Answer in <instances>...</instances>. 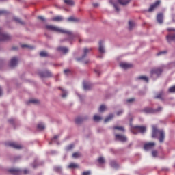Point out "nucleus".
Listing matches in <instances>:
<instances>
[{
	"label": "nucleus",
	"instance_id": "20",
	"mask_svg": "<svg viewBox=\"0 0 175 175\" xmlns=\"http://www.w3.org/2000/svg\"><path fill=\"white\" fill-rule=\"evenodd\" d=\"M143 111L146 113H154L155 112V110L150 107H146L144 109Z\"/></svg>",
	"mask_w": 175,
	"mask_h": 175
},
{
	"label": "nucleus",
	"instance_id": "15",
	"mask_svg": "<svg viewBox=\"0 0 175 175\" xmlns=\"http://www.w3.org/2000/svg\"><path fill=\"white\" fill-rule=\"evenodd\" d=\"M136 81H145L146 83H148L149 78L147 76L141 75L136 78Z\"/></svg>",
	"mask_w": 175,
	"mask_h": 175
},
{
	"label": "nucleus",
	"instance_id": "12",
	"mask_svg": "<svg viewBox=\"0 0 175 175\" xmlns=\"http://www.w3.org/2000/svg\"><path fill=\"white\" fill-rule=\"evenodd\" d=\"M18 59L16 57H12L10 62V67L14 68L18 64Z\"/></svg>",
	"mask_w": 175,
	"mask_h": 175
},
{
	"label": "nucleus",
	"instance_id": "34",
	"mask_svg": "<svg viewBox=\"0 0 175 175\" xmlns=\"http://www.w3.org/2000/svg\"><path fill=\"white\" fill-rule=\"evenodd\" d=\"M135 27V23L131 21H129V30H132Z\"/></svg>",
	"mask_w": 175,
	"mask_h": 175
},
{
	"label": "nucleus",
	"instance_id": "28",
	"mask_svg": "<svg viewBox=\"0 0 175 175\" xmlns=\"http://www.w3.org/2000/svg\"><path fill=\"white\" fill-rule=\"evenodd\" d=\"M113 114H109L105 119V123H107L108 122L111 121L113 118Z\"/></svg>",
	"mask_w": 175,
	"mask_h": 175
},
{
	"label": "nucleus",
	"instance_id": "25",
	"mask_svg": "<svg viewBox=\"0 0 175 175\" xmlns=\"http://www.w3.org/2000/svg\"><path fill=\"white\" fill-rule=\"evenodd\" d=\"M27 103L28 105H29V103H33V104L37 105V104H39V103H40V100H38V99H36V98H31V99L29 100V101H28Z\"/></svg>",
	"mask_w": 175,
	"mask_h": 175
},
{
	"label": "nucleus",
	"instance_id": "51",
	"mask_svg": "<svg viewBox=\"0 0 175 175\" xmlns=\"http://www.w3.org/2000/svg\"><path fill=\"white\" fill-rule=\"evenodd\" d=\"M76 21L77 20L75 17L71 16V17L68 18V21Z\"/></svg>",
	"mask_w": 175,
	"mask_h": 175
},
{
	"label": "nucleus",
	"instance_id": "29",
	"mask_svg": "<svg viewBox=\"0 0 175 175\" xmlns=\"http://www.w3.org/2000/svg\"><path fill=\"white\" fill-rule=\"evenodd\" d=\"M92 88V85L88 83H83V89L85 90H90Z\"/></svg>",
	"mask_w": 175,
	"mask_h": 175
},
{
	"label": "nucleus",
	"instance_id": "8",
	"mask_svg": "<svg viewBox=\"0 0 175 175\" xmlns=\"http://www.w3.org/2000/svg\"><path fill=\"white\" fill-rule=\"evenodd\" d=\"M120 66L122 68L126 70V69L133 68V65L132 64L127 63V62H120Z\"/></svg>",
	"mask_w": 175,
	"mask_h": 175
},
{
	"label": "nucleus",
	"instance_id": "14",
	"mask_svg": "<svg viewBox=\"0 0 175 175\" xmlns=\"http://www.w3.org/2000/svg\"><path fill=\"white\" fill-rule=\"evenodd\" d=\"M39 75L41 78L51 77H52V73L50 71H45L44 72H40Z\"/></svg>",
	"mask_w": 175,
	"mask_h": 175
},
{
	"label": "nucleus",
	"instance_id": "3",
	"mask_svg": "<svg viewBox=\"0 0 175 175\" xmlns=\"http://www.w3.org/2000/svg\"><path fill=\"white\" fill-rule=\"evenodd\" d=\"M163 72V68L161 67L159 68H154L150 71V75L152 77H154V75H156L157 77H159Z\"/></svg>",
	"mask_w": 175,
	"mask_h": 175
},
{
	"label": "nucleus",
	"instance_id": "38",
	"mask_svg": "<svg viewBox=\"0 0 175 175\" xmlns=\"http://www.w3.org/2000/svg\"><path fill=\"white\" fill-rule=\"evenodd\" d=\"M74 147H75V145L73 144H71L68 145V146H66V149L67 151H69V150L73 149Z\"/></svg>",
	"mask_w": 175,
	"mask_h": 175
},
{
	"label": "nucleus",
	"instance_id": "23",
	"mask_svg": "<svg viewBox=\"0 0 175 175\" xmlns=\"http://www.w3.org/2000/svg\"><path fill=\"white\" fill-rule=\"evenodd\" d=\"M64 2L66 5L69 6H74L75 2L73 0H64Z\"/></svg>",
	"mask_w": 175,
	"mask_h": 175
},
{
	"label": "nucleus",
	"instance_id": "56",
	"mask_svg": "<svg viewBox=\"0 0 175 175\" xmlns=\"http://www.w3.org/2000/svg\"><path fill=\"white\" fill-rule=\"evenodd\" d=\"M122 113H123V111H122V110L118 111L117 112V115H118V116H120V115L122 114Z\"/></svg>",
	"mask_w": 175,
	"mask_h": 175
},
{
	"label": "nucleus",
	"instance_id": "16",
	"mask_svg": "<svg viewBox=\"0 0 175 175\" xmlns=\"http://www.w3.org/2000/svg\"><path fill=\"white\" fill-rule=\"evenodd\" d=\"M157 20L159 24H162L163 23V14L162 13L158 14L157 16Z\"/></svg>",
	"mask_w": 175,
	"mask_h": 175
},
{
	"label": "nucleus",
	"instance_id": "60",
	"mask_svg": "<svg viewBox=\"0 0 175 175\" xmlns=\"http://www.w3.org/2000/svg\"><path fill=\"white\" fill-rule=\"evenodd\" d=\"M23 173H24V174H28V173H29L28 170H23Z\"/></svg>",
	"mask_w": 175,
	"mask_h": 175
},
{
	"label": "nucleus",
	"instance_id": "26",
	"mask_svg": "<svg viewBox=\"0 0 175 175\" xmlns=\"http://www.w3.org/2000/svg\"><path fill=\"white\" fill-rule=\"evenodd\" d=\"M84 120H85V118H82V117H77L75 119V123L77 124H81V122H83Z\"/></svg>",
	"mask_w": 175,
	"mask_h": 175
},
{
	"label": "nucleus",
	"instance_id": "42",
	"mask_svg": "<svg viewBox=\"0 0 175 175\" xmlns=\"http://www.w3.org/2000/svg\"><path fill=\"white\" fill-rule=\"evenodd\" d=\"M81 157V154L79 152H74L72 154V157L73 158H79Z\"/></svg>",
	"mask_w": 175,
	"mask_h": 175
},
{
	"label": "nucleus",
	"instance_id": "53",
	"mask_svg": "<svg viewBox=\"0 0 175 175\" xmlns=\"http://www.w3.org/2000/svg\"><path fill=\"white\" fill-rule=\"evenodd\" d=\"M70 70L69 69H65V70H64V73L66 75H68V73H70Z\"/></svg>",
	"mask_w": 175,
	"mask_h": 175
},
{
	"label": "nucleus",
	"instance_id": "49",
	"mask_svg": "<svg viewBox=\"0 0 175 175\" xmlns=\"http://www.w3.org/2000/svg\"><path fill=\"white\" fill-rule=\"evenodd\" d=\"M166 53H167V51H160V52H159V53L157 54V56H160V55H163V54H166Z\"/></svg>",
	"mask_w": 175,
	"mask_h": 175
},
{
	"label": "nucleus",
	"instance_id": "45",
	"mask_svg": "<svg viewBox=\"0 0 175 175\" xmlns=\"http://www.w3.org/2000/svg\"><path fill=\"white\" fill-rule=\"evenodd\" d=\"M54 170L57 172H60L62 171L61 167H54Z\"/></svg>",
	"mask_w": 175,
	"mask_h": 175
},
{
	"label": "nucleus",
	"instance_id": "54",
	"mask_svg": "<svg viewBox=\"0 0 175 175\" xmlns=\"http://www.w3.org/2000/svg\"><path fill=\"white\" fill-rule=\"evenodd\" d=\"M38 19L42 21H45V18L43 16H38Z\"/></svg>",
	"mask_w": 175,
	"mask_h": 175
},
{
	"label": "nucleus",
	"instance_id": "7",
	"mask_svg": "<svg viewBox=\"0 0 175 175\" xmlns=\"http://www.w3.org/2000/svg\"><path fill=\"white\" fill-rule=\"evenodd\" d=\"M155 145H156L155 142H148L144 144V148L146 150H149L152 149L155 146Z\"/></svg>",
	"mask_w": 175,
	"mask_h": 175
},
{
	"label": "nucleus",
	"instance_id": "62",
	"mask_svg": "<svg viewBox=\"0 0 175 175\" xmlns=\"http://www.w3.org/2000/svg\"><path fill=\"white\" fill-rule=\"evenodd\" d=\"M89 62H90V61H89V60H86V61L83 62V64H88Z\"/></svg>",
	"mask_w": 175,
	"mask_h": 175
},
{
	"label": "nucleus",
	"instance_id": "4",
	"mask_svg": "<svg viewBox=\"0 0 175 175\" xmlns=\"http://www.w3.org/2000/svg\"><path fill=\"white\" fill-rule=\"evenodd\" d=\"M11 39L10 35L5 33L2 31L1 28H0V42L1 41H8Z\"/></svg>",
	"mask_w": 175,
	"mask_h": 175
},
{
	"label": "nucleus",
	"instance_id": "22",
	"mask_svg": "<svg viewBox=\"0 0 175 175\" xmlns=\"http://www.w3.org/2000/svg\"><path fill=\"white\" fill-rule=\"evenodd\" d=\"M166 39L168 42L175 41V35L169 34L166 36Z\"/></svg>",
	"mask_w": 175,
	"mask_h": 175
},
{
	"label": "nucleus",
	"instance_id": "5",
	"mask_svg": "<svg viewBox=\"0 0 175 175\" xmlns=\"http://www.w3.org/2000/svg\"><path fill=\"white\" fill-rule=\"evenodd\" d=\"M160 5H161V1L160 0L157 1L154 3L152 4L150 6L148 9V12H154Z\"/></svg>",
	"mask_w": 175,
	"mask_h": 175
},
{
	"label": "nucleus",
	"instance_id": "19",
	"mask_svg": "<svg viewBox=\"0 0 175 175\" xmlns=\"http://www.w3.org/2000/svg\"><path fill=\"white\" fill-rule=\"evenodd\" d=\"M64 21V18L62 16H57L51 18V21L61 22Z\"/></svg>",
	"mask_w": 175,
	"mask_h": 175
},
{
	"label": "nucleus",
	"instance_id": "13",
	"mask_svg": "<svg viewBox=\"0 0 175 175\" xmlns=\"http://www.w3.org/2000/svg\"><path fill=\"white\" fill-rule=\"evenodd\" d=\"M135 129L141 133H144L146 131V126H135Z\"/></svg>",
	"mask_w": 175,
	"mask_h": 175
},
{
	"label": "nucleus",
	"instance_id": "44",
	"mask_svg": "<svg viewBox=\"0 0 175 175\" xmlns=\"http://www.w3.org/2000/svg\"><path fill=\"white\" fill-rule=\"evenodd\" d=\"M152 155L153 157H157L158 156V151L157 150H152Z\"/></svg>",
	"mask_w": 175,
	"mask_h": 175
},
{
	"label": "nucleus",
	"instance_id": "24",
	"mask_svg": "<svg viewBox=\"0 0 175 175\" xmlns=\"http://www.w3.org/2000/svg\"><path fill=\"white\" fill-rule=\"evenodd\" d=\"M131 2V0H118V3L121 5H126Z\"/></svg>",
	"mask_w": 175,
	"mask_h": 175
},
{
	"label": "nucleus",
	"instance_id": "36",
	"mask_svg": "<svg viewBox=\"0 0 175 175\" xmlns=\"http://www.w3.org/2000/svg\"><path fill=\"white\" fill-rule=\"evenodd\" d=\"M37 128H38V130L42 131L45 129V126L43 124H38V126H37Z\"/></svg>",
	"mask_w": 175,
	"mask_h": 175
},
{
	"label": "nucleus",
	"instance_id": "43",
	"mask_svg": "<svg viewBox=\"0 0 175 175\" xmlns=\"http://www.w3.org/2000/svg\"><path fill=\"white\" fill-rule=\"evenodd\" d=\"M113 7H114L116 11L117 12H120V8H119L118 5L116 4V3H113Z\"/></svg>",
	"mask_w": 175,
	"mask_h": 175
},
{
	"label": "nucleus",
	"instance_id": "30",
	"mask_svg": "<svg viewBox=\"0 0 175 175\" xmlns=\"http://www.w3.org/2000/svg\"><path fill=\"white\" fill-rule=\"evenodd\" d=\"M14 21L16 23H18L20 25H25V22L21 21L20 18H17V17H14Z\"/></svg>",
	"mask_w": 175,
	"mask_h": 175
},
{
	"label": "nucleus",
	"instance_id": "21",
	"mask_svg": "<svg viewBox=\"0 0 175 175\" xmlns=\"http://www.w3.org/2000/svg\"><path fill=\"white\" fill-rule=\"evenodd\" d=\"M8 172L12 174H18L21 172L20 170H17L16 168H10V170H8Z\"/></svg>",
	"mask_w": 175,
	"mask_h": 175
},
{
	"label": "nucleus",
	"instance_id": "35",
	"mask_svg": "<svg viewBox=\"0 0 175 175\" xmlns=\"http://www.w3.org/2000/svg\"><path fill=\"white\" fill-rule=\"evenodd\" d=\"M113 129L114 130L121 131L122 132L125 131V129H124V128L123 126H113Z\"/></svg>",
	"mask_w": 175,
	"mask_h": 175
},
{
	"label": "nucleus",
	"instance_id": "46",
	"mask_svg": "<svg viewBox=\"0 0 175 175\" xmlns=\"http://www.w3.org/2000/svg\"><path fill=\"white\" fill-rule=\"evenodd\" d=\"M8 12L6 10H0V16L6 15Z\"/></svg>",
	"mask_w": 175,
	"mask_h": 175
},
{
	"label": "nucleus",
	"instance_id": "64",
	"mask_svg": "<svg viewBox=\"0 0 175 175\" xmlns=\"http://www.w3.org/2000/svg\"><path fill=\"white\" fill-rule=\"evenodd\" d=\"M12 49H13V50H16V49H17V47H13Z\"/></svg>",
	"mask_w": 175,
	"mask_h": 175
},
{
	"label": "nucleus",
	"instance_id": "37",
	"mask_svg": "<svg viewBox=\"0 0 175 175\" xmlns=\"http://www.w3.org/2000/svg\"><path fill=\"white\" fill-rule=\"evenodd\" d=\"M106 110V106L105 105H101L99 108V112H103Z\"/></svg>",
	"mask_w": 175,
	"mask_h": 175
},
{
	"label": "nucleus",
	"instance_id": "61",
	"mask_svg": "<svg viewBox=\"0 0 175 175\" xmlns=\"http://www.w3.org/2000/svg\"><path fill=\"white\" fill-rule=\"evenodd\" d=\"M8 122H9L10 123H13L14 120H13V119H10V120H8Z\"/></svg>",
	"mask_w": 175,
	"mask_h": 175
},
{
	"label": "nucleus",
	"instance_id": "57",
	"mask_svg": "<svg viewBox=\"0 0 175 175\" xmlns=\"http://www.w3.org/2000/svg\"><path fill=\"white\" fill-rule=\"evenodd\" d=\"M163 109L162 107H159L156 111H161Z\"/></svg>",
	"mask_w": 175,
	"mask_h": 175
},
{
	"label": "nucleus",
	"instance_id": "55",
	"mask_svg": "<svg viewBox=\"0 0 175 175\" xmlns=\"http://www.w3.org/2000/svg\"><path fill=\"white\" fill-rule=\"evenodd\" d=\"M167 31L169 32H170V31L174 32L175 31V29L174 28H167Z\"/></svg>",
	"mask_w": 175,
	"mask_h": 175
},
{
	"label": "nucleus",
	"instance_id": "6",
	"mask_svg": "<svg viewBox=\"0 0 175 175\" xmlns=\"http://www.w3.org/2000/svg\"><path fill=\"white\" fill-rule=\"evenodd\" d=\"M115 139H116V140L120 141L122 142H125L127 141V137L125 135H120V134H116Z\"/></svg>",
	"mask_w": 175,
	"mask_h": 175
},
{
	"label": "nucleus",
	"instance_id": "52",
	"mask_svg": "<svg viewBox=\"0 0 175 175\" xmlns=\"http://www.w3.org/2000/svg\"><path fill=\"white\" fill-rule=\"evenodd\" d=\"M135 100V99L132 98L127 99L126 103H130L134 102Z\"/></svg>",
	"mask_w": 175,
	"mask_h": 175
},
{
	"label": "nucleus",
	"instance_id": "27",
	"mask_svg": "<svg viewBox=\"0 0 175 175\" xmlns=\"http://www.w3.org/2000/svg\"><path fill=\"white\" fill-rule=\"evenodd\" d=\"M21 48L22 49H27L29 50H33L35 49V47L33 46H31V45H29V44H21Z\"/></svg>",
	"mask_w": 175,
	"mask_h": 175
},
{
	"label": "nucleus",
	"instance_id": "2",
	"mask_svg": "<svg viewBox=\"0 0 175 175\" xmlns=\"http://www.w3.org/2000/svg\"><path fill=\"white\" fill-rule=\"evenodd\" d=\"M159 135V141L163 143L165 139V133L163 130H159L156 126H152V137L157 138Z\"/></svg>",
	"mask_w": 175,
	"mask_h": 175
},
{
	"label": "nucleus",
	"instance_id": "31",
	"mask_svg": "<svg viewBox=\"0 0 175 175\" xmlns=\"http://www.w3.org/2000/svg\"><path fill=\"white\" fill-rule=\"evenodd\" d=\"M93 120L94 122H99L102 120V117L98 115H94Z\"/></svg>",
	"mask_w": 175,
	"mask_h": 175
},
{
	"label": "nucleus",
	"instance_id": "32",
	"mask_svg": "<svg viewBox=\"0 0 175 175\" xmlns=\"http://www.w3.org/2000/svg\"><path fill=\"white\" fill-rule=\"evenodd\" d=\"M78 167H79L78 164H75V163H71L68 165V168H70V169H75V168H78Z\"/></svg>",
	"mask_w": 175,
	"mask_h": 175
},
{
	"label": "nucleus",
	"instance_id": "47",
	"mask_svg": "<svg viewBox=\"0 0 175 175\" xmlns=\"http://www.w3.org/2000/svg\"><path fill=\"white\" fill-rule=\"evenodd\" d=\"M58 137H59L58 135H55V136L51 139V142H49V144H51L52 142H53L55 139H58Z\"/></svg>",
	"mask_w": 175,
	"mask_h": 175
},
{
	"label": "nucleus",
	"instance_id": "39",
	"mask_svg": "<svg viewBox=\"0 0 175 175\" xmlns=\"http://www.w3.org/2000/svg\"><path fill=\"white\" fill-rule=\"evenodd\" d=\"M98 162L100 164H103V163H105V159H104L103 157H100L98 159Z\"/></svg>",
	"mask_w": 175,
	"mask_h": 175
},
{
	"label": "nucleus",
	"instance_id": "41",
	"mask_svg": "<svg viewBox=\"0 0 175 175\" xmlns=\"http://www.w3.org/2000/svg\"><path fill=\"white\" fill-rule=\"evenodd\" d=\"M40 57H47L48 56V53L46 51H41L40 53Z\"/></svg>",
	"mask_w": 175,
	"mask_h": 175
},
{
	"label": "nucleus",
	"instance_id": "9",
	"mask_svg": "<svg viewBox=\"0 0 175 175\" xmlns=\"http://www.w3.org/2000/svg\"><path fill=\"white\" fill-rule=\"evenodd\" d=\"M5 145L7 146H10V147L14 148L15 149H21V148H22V146L21 145L18 144L16 142H8V143L5 144Z\"/></svg>",
	"mask_w": 175,
	"mask_h": 175
},
{
	"label": "nucleus",
	"instance_id": "59",
	"mask_svg": "<svg viewBox=\"0 0 175 175\" xmlns=\"http://www.w3.org/2000/svg\"><path fill=\"white\" fill-rule=\"evenodd\" d=\"M95 73L97 74L98 75H100V72L99 70H94Z\"/></svg>",
	"mask_w": 175,
	"mask_h": 175
},
{
	"label": "nucleus",
	"instance_id": "40",
	"mask_svg": "<svg viewBox=\"0 0 175 175\" xmlns=\"http://www.w3.org/2000/svg\"><path fill=\"white\" fill-rule=\"evenodd\" d=\"M170 93H175V85L170 87L168 90Z\"/></svg>",
	"mask_w": 175,
	"mask_h": 175
},
{
	"label": "nucleus",
	"instance_id": "18",
	"mask_svg": "<svg viewBox=\"0 0 175 175\" xmlns=\"http://www.w3.org/2000/svg\"><path fill=\"white\" fill-rule=\"evenodd\" d=\"M99 52L100 53H105V48H104V45H103V41H100L99 42Z\"/></svg>",
	"mask_w": 175,
	"mask_h": 175
},
{
	"label": "nucleus",
	"instance_id": "58",
	"mask_svg": "<svg viewBox=\"0 0 175 175\" xmlns=\"http://www.w3.org/2000/svg\"><path fill=\"white\" fill-rule=\"evenodd\" d=\"M99 6L98 3H93V7L94 8H98Z\"/></svg>",
	"mask_w": 175,
	"mask_h": 175
},
{
	"label": "nucleus",
	"instance_id": "11",
	"mask_svg": "<svg viewBox=\"0 0 175 175\" xmlns=\"http://www.w3.org/2000/svg\"><path fill=\"white\" fill-rule=\"evenodd\" d=\"M154 98L159 99L162 101H164L165 100V92L163 91L160 92L154 96Z\"/></svg>",
	"mask_w": 175,
	"mask_h": 175
},
{
	"label": "nucleus",
	"instance_id": "33",
	"mask_svg": "<svg viewBox=\"0 0 175 175\" xmlns=\"http://www.w3.org/2000/svg\"><path fill=\"white\" fill-rule=\"evenodd\" d=\"M110 165L112 167L116 168V169L119 167L118 164L116 163V161H111Z\"/></svg>",
	"mask_w": 175,
	"mask_h": 175
},
{
	"label": "nucleus",
	"instance_id": "48",
	"mask_svg": "<svg viewBox=\"0 0 175 175\" xmlns=\"http://www.w3.org/2000/svg\"><path fill=\"white\" fill-rule=\"evenodd\" d=\"M82 175H91V171H84Z\"/></svg>",
	"mask_w": 175,
	"mask_h": 175
},
{
	"label": "nucleus",
	"instance_id": "63",
	"mask_svg": "<svg viewBox=\"0 0 175 175\" xmlns=\"http://www.w3.org/2000/svg\"><path fill=\"white\" fill-rule=\"evenodd\" d=\"M2 95V90H1V88L0 87V96H1Z\"/></svg>",
	"mask_w": 175,
	"mask_h": 175
},
{
	"label": "nucleus",
	"instance_id": "50",
	"mask_svg": "<svg viewBox=\"0 0 175 175\" xmlns=\"http://www.w3.org/2000/svg\"><path fill=\"white\" fill-rule=\"evenodd\" d=\"M62 91L63 92V93L62 94V97L66 98L67 96V93L64 90H62Z\"/></svg>",
	"mask_w": 175,
	"mask_h": 175
},
{
	"label": "nucleus",
	"instance_id": "10",
	"mask_svg": "<svg viewBox=\"0 0 175 175\" xmlns=\"http://www.w3.org/2000/svg\"><path fill=\"white\" fill-rule=\"evenodd\" d=\"M92 51V48H84V54L82 55V57L78 58L77 61H82L84 58L86 57L88 53H90Z\"/></svg>",
	"mask_w": 175,
	"mask_h": 175
},
{
	"label": "nucleus",
	"instance_id": "17",
	"mask_svg": "<svg viewBox=\"0 0 175 175\" xmlns=\"http://www.w3.org/2000/svg\"><path fill=\"white\" fill-rule=\"evenodd\" d=\"M57 51H61L64 54H66V53H68L69 49L67 47L59 46V47L57 48Z\"/></svg>",
	"mask_w": 175,
	"mask_h": 175
},
{
	"label": "nucleus",
	"instance_id": "1",
	"mask_svg": "<svg viewBox=\"0 0 175 175\" xmlns=\"http://www.w3.org/2000/svg\"><path fill=\"white\" fill-rule=\"evenodd\" d=\"M44 29L47 31H53L56 33L66 34L68 36V40H70L75 38V35L72 31L66 30L64 29L60 28L59 27L53 25H46Z\"/></svg>",
	"mask_w": 175,
	"mask_h": 175
}]
</instances>
